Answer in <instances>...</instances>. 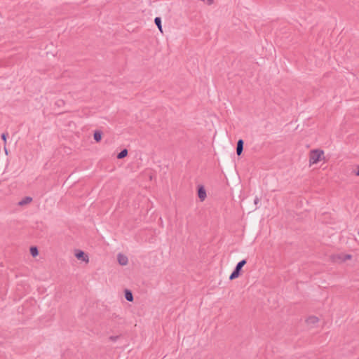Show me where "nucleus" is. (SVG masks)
I'll return each mask as SVG.
<instances>
[{"label":"nucleus","instance_id":"14","mask_svg":"<svg viewBox=\"0 0 359 359\" xmlns=\"http://www.w3.org/2000/svg\"><path fill=\"white\" fill-rule=\"evenodd\" d=\"M239 274H240V271L234 269V271L231 274L229 279L230 280L235 279L239 276Z\"/></svg>","mask_w":359,"mask_h":359},{"label":"nucleus","instance_id":"5","mask_svg":"<svg viewBox=\"0 0 359 359\" xmlns=\"http://www.w3.org/2000/svg\"><path fill=\"white\" fill-rule=\"evenodd\" d=\"M319 322V318L315 316H311L306 320V323L308 325H315Z\"/></svg>","mask_w":359,"mask_h":359},{"label":"nucleus","instance_id":"13","mask_svg":"<svg viewBox=\"0 0 359 359\" xmlns=\"http://www.w3.org/2000/svg\"><path fill=\"white\" fill-rule=\"evenodd\" d=\"M245 264H246V260H245V259H243V260H242V261L239 262L237 264V265H236V268H235V270H237V271H240L241 270L242 267H243Z\"/></svg>","mask_w":359,"mask_h":359},{"label":"nucleus","instance_id":"15","mask_svg":"<svg viewBox=\"0 0 359 359\" xmlns=\"http://www.w3.org/2000/svg\"><path fill=\"white\" fill-rule=\"evenodd\" d=\"M30 253L33 257L37 256L39 254L37 248L36 247H31Z\"/></svg>","mask_w":359,"mask_h":359},{"label":"nucleus","instance_id":"16","mask_svg":"<svg viewBox=\"0 0 359 359\" xmlns=\"http://www.w3.org/2000/svg\"><path fill=\"white\" fill-rule=\"evenodd\" d=\"M8 135V133H4L1 135V139L4 140V147H6V144H7L6 139H7Z\"/></svg>","mask_w":359,"mask_h":359},{"label":"nucleus","instance_id":"1","mask_svg":"<svg viewBox=\"0 0 359 359\" xmlns=\"http://www.w3.org/2000/svg\"><path fill=\"white\" fill-rule=\"evenodd\" d=\"M324 151L321 149H312L309 152V164H316L321 160Z\"/></svg>","mask_w":359,"mask_h":359},{"label":"nucleus","instance_id":"2","mask_svg":"<svg viewBox=\"0 0 359 359\" xmlns=\"http://www.w3.org/2000/svg\"><path fill=\"white\" fill-rule=\"evenodd\" d=\"M352 256L348 254H339L334 257V261L336 262H344L347 260H350Z\"/></svg>","mask_w":359,"mask_h":359},{"label":"nucleus","instance_id":"3","mask_svg":"<svg viewBox=\"0 0 359 359\" xmlns=\"http://www.w3.org/2000/svg\"><path fill=\"white\" fill-rule=\"evenodd\" d=\"M198 198H200L201 201H203L205 199V198L207 196L206 191L203 186H200L198 187Z\"/></svg>","mask_w":359,"mask_h":359},{"label":"nucleus","instance_id":"19","mask_svg":"<svg viewBox=\"0 0 359 359\" xmlns=\"http://www.w3.org/2000/svg\"><path fill=\"white\" fill-rule=\"evenodd\" d=\"M358 235H359V231H358Z\"/></svg>","mask_w":359,"mask_h":359},{"label":"nucleus","instance_id":"4","mask_svg":"<svg viewBox=\"0 0 359 359\" xmlns=\"http://www.w3.org/2000/svg\"><path fill=\"white\" fill-rule=\"evenodd\" d=\"M75 255L77 259H82L83 261H85L86 262H88V257L83 251H81V250L78 251Z\"/></svg>","mask_w":359,"mask_h":359},{"label":"nucleus","instance_id":"17","mask_svg":"<svg viewBox=\"0 0 359 359\" xmlns=\"http://www.w3.org/2000/svg\"><path fill=\"white\" fill-rule=\"evenodd\" d=\"M118 337L116 336V337H114V336H111L109 337L110 340L111 341H116L117 339H118Z\"/></svg>","mask_w":359,"mask_h":359},{"label":"nucleus","instance_id":"7","mask_svg":"<svg viewBox=\"0 0 359 359\" xmlns=\"http://www.w3.org/2000/svg\"><path fill=\"white\" fill-rule=\"evenodd\" d=\"M117 258H118V262L121 265L124 266L128 264V258L126 256L121 255V254H118Z\"/></svg>","mask_w":359,"mask_h":359},{"label":"nucleus","instance_id":"6","mask_svg":"<svg viewBox=\"0 0 359 359\" xmlns=\"http://www.w3.org/2000/svg\"><path fill=\"white\" fill-rule=\"evenodd\" d=\"M243 140H239L237 142V147H236V154L238 156H240L243 150Z\"/></svg>","mask_w":359,"mask_h":359},{"label":"nucleus","instance_id":"9","mask_svg":"<svg viewBox=\"0 0 359 359\" xmlns=\"http://www.w3.org/2000/svg\"><path fill=\"white\" fill-rule=\"evenodd\" d=\"M125 297L126 299L128 301V302H133V294L132 292L128 290H126L125 291Z\"/></svg>","mask_w":359,"mask_h":359},{"label":"nucleus","instance_id":"8","mask_svg":"<svg viewBox=\"0 0 359 359\" xmlns=\"http://www.w3.org/2000/svg\"><path fill=\"white\" fill-rule=\"evenodd\" d=\"M32 201V198L31 197L27 196L25 198H23L22 201H20L18 204L20 205H24L26 204H28Z\"/></svg>","mask_w":359,"mask_h":359},{"label":"nucleus","instance_id":"10","mask_svg":"<svg viewBox=\"0 0 359 359\" xmlns=\"http://www.w3.org/2000/svg\"><path fill=\"white\" fill-rule=\"evenodd\" d=\"M94 140L98 142L101 140L102 139V133L100 131H98V130H96L95 133H94Z\"/></svg>","mask_w":359,"mask_h":359},{"label":"nucleus","instance_id":"11","mask_svg":"<svg viewBox=\"0 0 359 359\" xmlns=\"http://www.w3.org/2000/svg\"><path fill=\"white\" fill-rule=\"evenodd\" d=\"M154 22L158 27V29L161 31V32H163L161 18L159 17H156L154 19Z\"/></svg>","mask_w":359,"mask_h":359},{"label":"nucleus","instance_id":"12","mask_svg":"<svg viewBox=\"0 0 359 359\" xmlns=\"http://www.w3.org/2000/svg\"><path fill=\"white\" fill-rule=\"evenodd\" d=\"M128 155V150L126 149H123L117 155V158L118 159L123 158Z\"/></svg>","mask_w":359,"mask_h":359},{"label":"nucleus","instance_id":"18","mask_svg":"<svg viewBox=\"0 0 359 359\" xmlns=\"http://www.w3.org/2000/svg\"><path fill=\"white\" fill-rule=\"evenodd\" d=\"M4 150H5L6 154H8V151H7L6 147H4Z\"/></svg>","mask_w":359,"mask_h":359}]
</instances>
